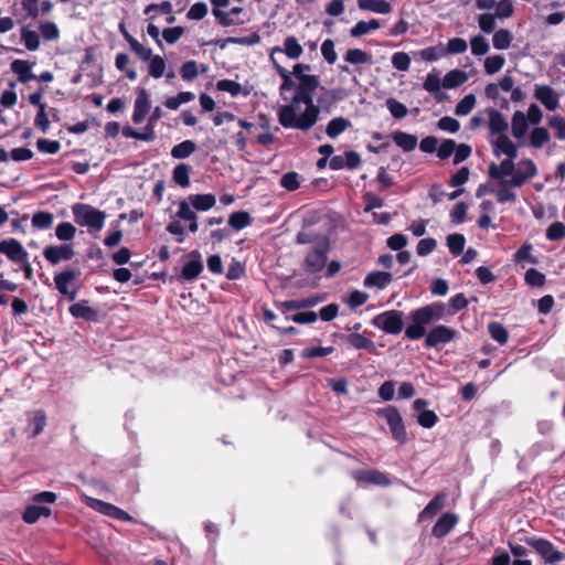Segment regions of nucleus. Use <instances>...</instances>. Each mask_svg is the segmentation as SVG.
Segmentation results:
<instances>
[{"mask_svg": "<svg viewBox=\"0 0 565 565\" xmlns=\"http://www.w3.org/2000/svg\"><path fill=\"white\" fill-rule=\"evenodd\" d=\"M476 96L473 94L466 95L456 106L455 114L457 116L468 115L476 106Z\"/></svg>", "mask_w": 565, "mask_h": 565, "instance_id": "nucleus-47", "label": "nucleus"}, {"mask_svg": "<svg viewBox=\"0 0 565 565\" xmlns=\"http://www.w3.org/2000/svg\"><path fill=\"white\" fill-rule=\"evenodd\" d=\"M514 159L515 158L508 157L500 164L491 163L489 167V175L492 179L501 180L502 183H504V181H508L505 178L514 173Z\"/></svg>", "mask_w": 565, "mask_h": 565, "instance_id": "nucleus-19", "label": "nucleus"}, {"mask_svg": "<svg viewBox=\"0 0 565 565\" xmlns=\"http://www.w3.org/2000/svg\"><path fill=\"white\" fill-rule=\"evenodd\" d=\"M303 53V49L299 41L295 36H288L284 41V46H274L270 50L269 58L273 62L274 65L276 63H279L277 55L285 54L287 57L291 60L299 58Z\"/></svg>", "mask_w": 565, "mask_h": 565, "instance_id": "nucleus-10", "label": "nucleus"}, {"mask_svg": "<svg viewBox=\"0 0 565 565\" xmlns=\"http://www.w3.org/2000/svg\"><path fill=\"white\" fill-rule=\"evenodd\" d=\"M74 255L75 252L71 244L49 245L43 250L44 258L52 265L70 260Z\"/></svg>", "mask_w": 565, "mask_h": 565, "instance_id": "nucleus-12", "label": "nucleus"}, {"mask_svg": "<svg viewBox=\"0 0 565 565\" xmlns=\"http://www.w3.org/2000/svg\"><path fill=\"white\" fill-rule=\"evenodd\" d=\"M75 234L76 227L70 222L60 223L55 228V235L60 241H72Z\"/></svg>", "mask_w": 565, "mask_h": 565, "instance_id": "nucleus-46", "label": "nucleus"}, {"mask_svg": "<svg viewBox=\"0 0 565 565\" xmlns=\"http://www.w3.org/2000/svg\"><path fill=\"white\" fill-rule=\"evenodd\" d=\"M534 97L541 102L546 109L555 110L558 107L559 95L548 85H535Z\"/></svg>", "mask_w": 565, "mask_h": 565, "instance_id": "nucleus-15", "label": "nucleus"}, {"mask_svg": "<svg viewBox=\"0 0 565 565\" xmlns=\"http://www.w3.org/2000/svg\"><path fill=\"white\" fill-rule=\"evenodd\" d=\"M505 58L502 55H491L484 60V72L488 75L498 73L504 65Z\"/></svg>", "mask_w": 565, "mask_h": 565, "instance_id": "nucleus-48", "label": "nucleus"}, {"mask_svg": "<svg viewBox=\"0 0 565 565\" xmlns=\"http://www.w3.org/2000/svg\"><path fill=\"white\" fill-rule=\"evenodd\" d=\"M371 55L361 49H350L344 54V61L354 65L371 63Z\"/></svg>", "mask_w": 565, "mask_h": 565, "instance_id": "nucleus-37", "label": "nucleus"}, {"mask_svg": "<svg viewBox=\"0 0 565 565\" xmlns=\"http://www.w3.org/2000/svg\"><path fill=\"white\" fill-rule=\"evenodd\" d=\"M125 39L129 43L131 50L143 61H148L151 58L152 51L143 46L140 42H138L134 36L129 33H125Z\"/></svg>", "mask_w": 565, "mask_h": 565, "instance_id": "nucleus-40", "label": "nucleus"}, {"mask_svg": "<svg viewBox=\"0 0 565 565\" xmlns=\"http://www.w3.org/2000/svg\"><path fill=\"white\" fill-rule=\"evenodd\" d=\"M26 416L28 425L25 430L29 433L30 437H36L44 430L46 426V415L43 411L38 409L29 412Z\"/></svg>", "mask_w": 565, "mask_h": 565, "instance_id": "nucleus-18", "label": "nucleus"}, {"mask_svg": "<svg viewBox=\"0 0 565 565\" xmlns=\"http://www.w3.org/2000/svg\"><path fill=\"white\" fill-rule=\"evenodd\" d=\"M488 330L493 340L500 344H505L509 338L507 329L498 322H491L488 324Z\"/></svg>", "mask_w": 565, "mask_h": 565, "instance_id": "nucleus-49", "label": "nucleus"}, {"mask_svg": "<svg viewBox=\"0 0 565 565\" xmlns=\"http://www.w3.org/2000/svg\"><path fill=\"white\" fill-rule=\"evenodd\" d=\"M466 239L461 234H450L447 237V246L449 250L458 255L463 250Z\"/></svg>", "mask_w": 565, "mask_h": 565, "instance_id": "nucleus-56", "label": "nucleus"}, {"mask_svg": "<svg viewBox=\"0 0 565 565\" xmlns=\"http://www.w3.org/2000/svg\"><path fill=\"white\" fill-rule=\"evenodd\" d=\"M351 127V121L344 117H335L329 121L326 128L328 137L334 139L348 128Z\"/></svg>", "mask_w": 565, "mask_h": 565, "instance_id": "nucleus-31", "label": "nucleus"}, {"mask_svg": "<svg viewBox=\"0 0 565 565\" xmlns=\"http://www.w3.org/2000/svg\"><path fill=\"white\" fill-rule=\"evenodd\" d=\"M191 256L194 258L188 262L182 268V277L185 280H194L203 270V263L200 259V254L198 252H192Z\"/></svg>", "mask_w": 565, "mask_h": 565, "instance_id": "nucleus-22", "label": "nucleus"}, {"mask_svg": "<svg viewBox=\"0 0 565 565\" xmlns=\"http://www.w3.org/2000/svg\"><path fill=\"white\" fill-rule=\"evenodd\" d=\"M470 45L471 53L476 56L484 55L489 51V44L487 40L481 35L473 36L470 40Z\"/></svg>", "mask_w": 565, "mask_h": 565, "instance_id": "nucleus-57", "label": "nucleus"}, {"mask_svg": "<svg viewBox=\"0 0 565 565\" xmlns=\"http://www.w3.org/2000/svg\"><path fill=\"white\" fill-rule=\"evenodd\" d=\"M445 315V307L441 303H431L425 307H422L417 310H414L411 313V319L413 322H418L423 327L426 324L439 320Z\"/></svg>", "mask_w": 565, "mask_h": 565, "instance_id": "nucleus-9", "label": "nucleus"}, {"mask_svg": "<svg viewBox=\"0 0 565 565\" xmlns=\"http://www.w3.org/2000/svg\"><path fill=\"white\" fill-rule=\"evenodd\" d=\"M190 171L191 168L188 164L179 163L173 169V181L182 188H188L190 185Z\"/></svg>", "mask_w": 565, "mask_h": 565, "instance_id": "nucleus-35", "label": "nucleus"}, {"mask_svg": "<svg viewBox=\"0 0 565 565\" xmlns=\"http://www.w3.org/2000/svg\"><path fill=\"white\" fill-rule=\"evenodd\" d=\"M21 39L25 47L30 51H35L40 46V36L35 31L22 29Z\"/></svg>", "mask_w": 565, "mask_h": 565, "instance_id": "nucleus-50", "label": "nucleus"}, {"mask_svg": "<svg viewBox=\"0 0 565 565\" xmlns=\"http://www.w3.org/2000/svg\"><path fill=\"white\" fill-rule=\"evenodd\" d=\"M379 28L380 22L375 19L369 22L360 21L350 30V34L354 38H359Z\"/></svg>", "mask_w": 565, "mask_h": 565, "instance_id": "nucleus-43", "label": "nucleus"}, {"mask_svg": "<svg viewBox=\"0 0 565 565\" xmlns=\"http://www.w3.org/2000/svg\"><path fill=\"white\" fill-rule=\"evenodd\" d=\"M529 125L524 113L518 110L512 117V135L520 139L523 138L527 131Z\"/></svg>", "mask_w": 565, "mask_h": 565, "instance_id": "nucleus-32", "label": "nucleus"}, {"mask_svg": "<svg viewBox=\"0 0 565 565\" xmlns=\"http://www.w3.org/2000/svg\"><path fill=\"white\" fill-rule=\"evenodd\" d=\"M376 415L386 420L392 437L398 441L399 444H405L407 440V433L405 429V425L402 418L401 413L395 406H386L383 408H379L376 411Z\"/></svg>", "mask_w": 565, "mask_h": 565, "instance_id": "nucleus-4", "label": "nucleus"}, {"mask_svg": "<svg viewBox=\"0 0 565 565\" xmlns=\"http://www.w3.org/2000/svg\"><path fill=\"white\" fill-rule=\"evenodd\" d=\"M40 32H41V35L46 41L55 40L60 35V31H58L56 24L54 22H50V21L41 23Z\"/></svg>", "mask_w": 565, "mask_h": 565, "instance_id": "nucleus-62", "label": "nucleus"}, {"mask_svg": "<svg viewBox=\"0 0 565 565\" xmlns=\"http://www.w3.org/2000/svg\"><path fill=\"white\" fill-rule=\"evenodd\" d=\"M392 64L396 70L406 72L411 66V57L405 52H396L392 56Z\"/></svg>", "mask_w": 565, "mask_h": 565, "instance_id": "nucleus-58", "label": "nucleus"}, {"mask_svg": "<svg viewBox=\"0 0 565 565\" xmlns=\"http://www.w3.org/2000/svg\"><path fill=\"white\" fill-rule=\"evenodd\" d=\"M122 135L127 138H134L142 141H152L156 137L154 131H151V127H145L141 132L132 129L131 127H125L122 129Z\"/></svg>", "mask_w": 565, "mask_h": 565, "instance_id": "nucleus-42", "label": "nucleus"}, {"mask_svg": "<svg viewBox=\"0 0 565 565\" xmlns=\"http://www.w3.org/2000/svg\"><path fill=\"white\" fill-rule=\"evenodd\" d=\"M0 253L6 254L10 260L17 264L25 263L26 257H29V253L22 244L14 238L0 242Z\"/></svg>", "mask_w": 565, "mask_h": 565, "instance_id": "nucleus-14", "label": "nucleus"}, {"mask_svg": "<svg viewBox=\"0 0 565 565\" xmlns=\"http://www.w3.org/2000/svg\"><path fill=\"white\" fill-rule=\"evenodd\" d=\"M513 40L512 33L507 29H500L494 32L492 36L493 47L497 50H507L510 47Z\"/></svg>", "mask_w": 565, "mask_h": 565, "instance_id": "nucleus-34", "label": "nucleus"}, {"mask_svg": "<svg viewBox=\"0 0 565 565\" xmlns=\"http://www.w3.org/2000/svg\"><path fill=\"white\" fill-rule=\"evenodd\" d=\"M252 223L250 215L247 212L239 211L230 215L228 224L234 230L239 231Z\"/></svg>", "mask_w": 565, "mask_h": 565, "instance_id": "nucleus-39", "label": "nucleus"}, {"mask_svg": "<svg viewBox=\"0 0 565 565\" xmlns=\"http://www.w3.org/2000/svg\"><path fill=\"white\" fill-rule=\"evenodd\" d=\"M196 150V145L192 140H184L174 146L171 150V156L175 159H184L190 157Z\"/></svg>", "mask_w": 565, "mask_h": 565, "instance_id": "nucleus-36", "label": "nucleus"}, {"mask_svg": "<svg viewBox=\"0 0 565 565\" xmlns=\"http://www.w3.org/2000/svg\"><path fill=\"white\" fill-rule=\"evenodd\" d=\"M319 115L320 108L315 103H305L294 97L277 113L278 121L284 128L300 131L310 130L317 124Z\"/></svg>", "mask_w": 565, "mask_h": 565, "instance_id": "nucleus-1", "label": "nucleus"}, {"mask_svg": "<svg viewBox=\"0 0 565 565\" xmlns=\"http://www.w3.org/2000/svg\"><path fill=\"white\" fill-rule=\"evenodd\" d=\"M54 216L50 212H36L32 216V225L38 230H46L52 226Z\"/></svg>", "mask_w": 565, "mask_h": 565, "instance_id": "nucleus-45", "label": "nucleus"}, {"mask_svg": "<svg viewBox=\"0 0 565 565\" xmlns=\"http://www.w3.org/2000/svg\"><path fill=\"white\" fill-rule=\"evenodd\" d=\"M321 54L329 64H334L338 60L337 52L334 50V43L332 40H326L321 45Z\"/></svg>", "mask_w": 565, "mask_h": 565, "instance_id": "nucleus-63", "label": "nucleus"}, {"mask_svg": "<svg viewBox=\"0 0 565 565\" xmlns=\"http://www.w3.org/2000/svg\"><path fill=\"white\" fill-rule=\"evenodd\" d=\"M74 221L79 226L100 231L106 221L105 212L85 203H75L72 206Z\"/></svg>", "mask_w": 565, "mask_h": 565, "instance_id": "nucleus-3", "label": "nucleus"}, {"mask_svg": "<svg viewBox=\"0 0 565 565\" xmlns=\"http://www.w3.org/2000/svg\"><path fill=\"white\" fill-rule=\"evenodd\" d=\"M150 110V97L145 88H139L134 105L132 121L140 124Z\"/></svg>", "mask_w": 565, "mask_h": 565, "instance_id": "nucleus-16", "label": "nucleus"}, {"mask_svg": "<svg viewBox=\"0 0 565 565\" xmlns=\"http://www.w3.org/2000/svg\"><path fill=\"white\" fill-rule=\"evenodd\" d=\"M441 87L443 79H440L439 74L435 71L428 73L423 83V88L430 94H437Z\"/></svg>", "mask_w": 565, "mask_h": 565, "instance_id": "nucleus-44", "label": "nucleus"}, {"mask_svg": "<svg viewBox=\"0 0 565 565\" xmlns=\"http://www.w3.org/2000/svg\"><path fill=\"white\" fill-rule=\"evenodd\" d=\"M386 107L391 115L396 119H402L407 115V107L394 98H388L386 100Z\"/></svg>", "mask_w": 565, "mask_h": 565, "instance_id": "nucleus-53", "label": "nucleus"}, {"mask_svg": "<svg viewBox=\"0 0 565 565\" xmlns=\"http://www.w3.org/2000/svg\"><path fill=\"white\" fill-rule=\"evenodd\" d=\"M86 502H87L88 507H90L92 509H94L105 515H108V516H110L111 512L114 511V507H115L111 503L104 502L102 500L94 499V498H87Z\"/></svg>", "mask_w": 565, "mask_h": 565, "instance_id": "nucleus-60", "label": "nucleus"}, {"mask_svg": "<svg viewBox=\"0 0 565 565\" xmlns=\"http://www.w3.org/2000/svg\"><path fill=\"white\" fill-rule=\"evenodd\" d=\"M468 74L462 70H451L449 71L443 78V87L444 88H456L461 86L468 81Z\"/></svg>", "mask_w": 565, "mask_h": 565, "instance_id": "nucleus-24", "label": "nucleus"}, {"mask_svg": "<svg viewBox=\"0 0 565 565\" xmlns=\"http://www.w3.org/2000/svg\"><path fill=\"white\" fill-rule=\"evenodd\" d=\"M70 312L75 318H82L88 321H95L97 319V312L88 306L86 300L76 302L70 307Z\"/></svg>", "mask_w": 565, "mask_h": 565, "instance_id": "nucleus-27", "label": "nucleus"}, {"mask_svg": "<svg viewBox=\"0 0 565 565\" xmlns=\"http://www.w3.org/2000/svg\"><path fill=\"white\" fill-rule=\"evenodd\" d=\"M78 271L74 269H65L54 276V284L56 289L68 300H74L77 296V289L73 286L74 280L77 278Z\"/></svg>", "mask_w": 565, "mask_h": 565, "instance_id": "nucleus-11", "label": "nucleus"}, {"mask_svg": "<svg viewBox=\"0 0 565 565\" xmlns=\"http://www.w3.org/2000/svg\"><path fill=\"white\" fill-rule=\"evenodd\" d=\"M372 324L386 333L398 334L404 327L403 313L397 310H387L375 316Z\"/></svg>", "mask_w": 565, "mask_h": 565, "instance_id": "nucleus-7", "label": "nucleus"}, {"mask_svg": "<svg viewBox=\"0 0 565 565\" xmlns=\"http://www.w3.org/2000/svg\"><path fill=\"white\" fill-rule=\"evenodd\" d=\"M446 502V494L438 493L419 513V520L431 519L435 516L444 507Z\"/></svg>", "mask_w": 565, "mask_h": 565, "instance_id": "nucleus-28", "label": "nucleus"}, {"mask_svg": "<svg viewBox=\"0 0 565 565\" xmlns=\"http://www.w3.org/2000/svg\"><path fill=\"white\" fill-rule=\"evenodd\" d=\"M166 70V62L163 57L160 55H156L150 58V65H149V74L154 77L159 78L163 75Z\"/></svg>", "mask_w": 565, "mask_h": 565, "instance_id": "nucleus-59", "label": "nucleus"}, {"mask_svg": "<svg viewBox=\"0 0 565 565\" xmlns=\"http://www.w3.org/2000/svg\"><path fill=\"white\" fill-rule=\"evenodd\" d=\"M356 478L359 480L374 483V484H388V479L385 475L382 472L375 471V470H365V471H359L356 473Z\"/></svg>", "mask_w": 565, "mask_h": 565, "instance_id": "nucleus-38", "label": "nucleus"}, {"mask_svg": "<svg viewBox=\"0 0 565 565\" xmlns=\"http://www.w3.org/2000/svg\"><path fill=\"white\" fill-rule=\"evenodd\" d=\"M394 142L404 151H412L417 146V137L407 132L397 131L393 135Z\"/></svg>", "mask_w": 565, "mask_h": 565, "instance_id": "nucleus-33", "label": "nucleus"}, {"mask_svg": "<svg viewBox=\"0 0 565 565\" xmlns=\"http://www.w3.org/2000/svg\"><path fill=\"white\" fill-rule=\"evenodd\" d=\"M274 66L282 79V83L279 87L280 94H282L285 90H289V89L294 88L295 83L291 78L292 73L288 72L285 67H282L280 65V63H276V65H274Z\"/></svg>", "mask_w": 565, "mask_h": 565, "instance_id": "nucleus-54", "label": "nucleus"}, {"mask_svg": "<svg viewBox=\"0 0 565 565\" xmlns=\"http://www.w3.org/2000/svg\"><path fill=\"white\" fill-rule=\"evenodd\" d=\"M458 523V516L455 513H444L435 523L431 530V534L435 537L446 536Z\"/></svg>", "mask_w": 565, "mask_h": 565, "instance_id": "nucleus-17", "label": "nucleus"}, {"mask_svg": "<svg viewBox=\"0 0 565 565\" xmlns=\"http://www.w3.org/2000/svg\"><path fill=\"white\" fill-rule=\"evenodd\" d=\"M358 6L361 10L380 14H387L392 11V6L386 0H358Z\"/></svg>", "mask_w": 565, "mask_h": 565, "instance_id": "nucleus-26", "label": "nucleus"}, {"mask_svg": "<svg viewBox=\"0 0 565 565\" xmlns=\"http://www.w3.org/2000/svg\"><path fill=\"white\" fill-rule=\"evenodd\" d=\"M494 153L497 156L505 154L510 158L518 157L516 146L512 142V140L507 135H500L493 141Z\"/></svg>", "mask_w": 565, "mask_h": 565, "instance_id": "nucleus-21", "label": "nucleus"}, {"mask_svg": "<svg viewBox=\"0 0 565 565\" xmlns=\"http://www.w3.org/2000/svg\"><path fill=\"white\" fill-rule=\"evenodd\" d=\"M524 542L531 546L545 564H555L565 559V554L558 551L552 542L542 537H525Z\"/></svg>", "mask_w": 565, "mask_h": 565, "instance_id": "nucleus-5", "label": "nucleus"}, {"mask_svg": "<svg viewBox=\"0 0 565 565\" xmlns=\"http://www.w3.org/2000/svg\"><path fill=\"white\" fill-rule=\"evenodd\" d=\"M418 55L424 61L434 62V61H437L440 57H443L445 55V51H444V47L441 45L430 46V47H426L424 50H420L418 52Z\"/></svg>", "mask_w": 565, "mask_h": 565, "instance_id": "nucleus-51", "label": "nucleus"}, {"mask_svg": "<svg viewBox=\"0 0 565 565\" xmlns=\"http://www.w3.org/2000/svg\"><path fill=\"white\" fill-rule=\"evenodd\" d=\"M393 277L387 271H372L364 278L363 285L366 288H377L380 290L386 288Z\"/></svg>", "mask_w": 565, "mask_h": 565, "instance_id": "nucleus-20", "label": "nucleus"}, {"mask_svg": "<svg viewBox=\"0 0 565 565\" xmlns=\"http://www.w3.org/2000/svg\"><path fill=\"white\" fill-rule=\"evenodd\" d=\"M188 199L189 203L198 211H209L216 203L213 194H191Z\"/></svg>", "mask_w": 565, "mask_h": 565, "instance_id": "nucleus-29", "label": "nucleus"}, {"mask_svg": "<svg viewBox=\"0 0 565 565\" xmlns=\"http://www.w3.org/2000/svg\"><path fill=\"white\" fill-rule=\"evenodd\" d=\"M537 174V168L531 159L521 160L511 179L504 181L507 185L520 188Z\"/></svg>", "mask_w": 565, "mask_h": 565, "instance_id": "nucleus-8", "label": "nucleus"}, {"mask_svg": "<svg viewBox=\"0 0 565 565\" xmlns=\"http://www.w3.org/2000/svg\"><path fill=\"white\" fill-rule=\"evenodd\" d=\"M347 341L358 350L366 349V350H373L374 349V342L367 338H365L363 334L354 332L347 337Z\"/></svg>", "mask_w": 565, "mask_h": 565, "instance_id": "nucleus-41", "label": "nucleus"}, {"mask_svg": "<svg viewBox=\"0 0 565 565\" xmlns=\"http://www.w3.org/2000/svg\"><path fill=\"white\" fill-rule=\"evenodd\" d=\"M51 513L52 511L47 507L31 504L24 510L22 519L24 522L32 524L35 523L41 516H50Z\"/></svg>", "mask_w": 565, "mask_h": 565, "instance_id": "nucleus-30", "label": "nucleus"}, {"mask_svg": "<svg viewBox=\"0 0 565 565\" xmlns=\"http://www.w3.org/2000/svg\"><path fill=\"white\" fill-rule=\"evenodd\" d=\"M508 127V121L500 111L495 109L489 110V129L491 134H495L498 136L505 135Z\"/></svg>", "mask_w": 565, "mask_h": 565, "instance_id": "nucleus-23", "label": "nucleus"}, {"mask_svg": "<svg viewBox=\"0 0 565 565\" xmlns=\"http://www.w3.org/2000/svg\"><path fill=\"white\" fill-rule=\"evenodd\" d=\"M457 332L446 326H437L433 328L426 335L425 345L427 348H436L441 343H448L452 341L456 337Z\"/></svg>", "mask_w": 565, "mask_h": 565, "instance_id": "nucleus-13", "label": "nucleus"}, {"mask_svg": "<svg viewBox=\"0 0 565 565\" xmlns=\"http://www.w3.org/2000/svg\"><path fill=\"white\" fill-rule=\"evenodd\" d=\"M550 127L555 131V136L561 139L565 140V118L561 116H552L548 119Z\"/></svg>", "mask_w": 565, "mask_h": 565, "instance_id": "nucleus-61", "label": "nucleus"}, {"mask_svg": "<svg viewBox=\"0 0 565 565\" xmlns=\"http://www.w3.org/2000/svg\"><path fill=\"white\" fill-rule=\"evenodd\" d=\"M565 236V225L561 222L552 223L546 231V237L551 241H558Z\"/></svg>", "mask_w": 565, "mask_h": 565, "instance_id": "nucleus-64", "label": "nucleus"}, {"mask_svg": "<svg viewBox=\"0 0 565 565\" xmlns=\"http://www.w3.org/2000/svg\"><path fill=\"white\" fill-rule=\"evenodd\" d=\"M329 247V238H320L318 241L317 246L311 248L305 258L303 269L306 273L316 274L324 268Z\"/></svg>", "mask_w": 565, "mask_h": 565, "instance_id": "nucleus-6", "label": "nucleus"}, {"mask_svg": "<svg viewBox=\"0 0 565 565\" xmlns=\"http://www.w3.org/2000/svg\"><path fill=\"white\" fill-rule=\"evenodd\" d=\"M11 70L18 75L21 83H26L35 78V75L32 73V64L28 61L14 60L11 63Z\"/></svg>", "mask_w": 565, "mask_h": 565, "instance_id": "nucleus-25", "label": "nucleus"}, {"mask_svg": "<svg viewBox=\"0 0 565 565\" xmlns=\"http://www.w3.org/2000/svg\"><path fill=\"white\" fill-rule=\"evenodd\" d=\"M310 70V65L302 63L296 64L292 70V75H295L299 82L294 98L305 103H313L315 92L320 84L318 76L307 73Z\"/></svg>", "mask_w": 565, "mask_h": 565, "instance_id": "nucleus-2", "label": "nucleus"}, {"mask_svg": "<svg viewBox=\"0 0 565 565\" xmlns=\"http://www.w3.org/2000/svg\"><path fill=\"white\" fill-rule=\"evenodd\" d=\"M550 140L548 131L543 127L534 128L531 132V145L534 148H541Z\"/></svg>", "mask_w": 565, "mask_h": 565, "instance_id": "nucleus-55", "label": "nucleus"}, {"mask_svg": "<svg viewBox=\"0 0 565 565\" xmlns=\"http://www.w3.org/2000/svg\"><path fill=\"white\" fill-rule=\"evenodd\" d=\"M468 49V44L466 40L461 38L450 39L447 43V47L444 49L445 55L447 54H460L466 52Z\"/></svg>", "mask_w": 565, "mask_h": 565, "instance_id": "nucleus-52", "label": "nucleus"}]
</instances>
